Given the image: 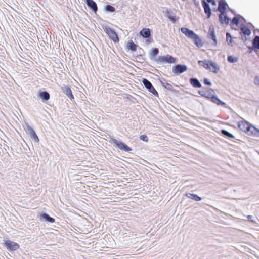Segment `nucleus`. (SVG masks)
Listing matches in <instances>:
<instances>
[{
    "mask_svg": "<svg viewBox=\"0 0 259 259\" xmlns=\"http://www.w3.org/2000/svg\"><path fill=\"white\" fill-rule=\"evenodd\" d=\"M218 10L220 13L218 15L219 22L221 25H227V2L225 0L219 2Z\"/></svg>",
    "mask_w": 259,
    "mask_h": 259,
    "instance_id": "f257e3e1",
    "label": "nucleus"
},
{
    "mask_svg": "<svg viewBox=\"0 0 259 259\" xmlns=\"http://www.w3.org/2000/svg\"><path fill=\"white\" fill-rule=\"evenodd\" d=\"M109 141L115 147L120 149L121 151L131 153L132 151L133 150L132 148L128 146L126 144L121 141L117 140L114 138H111Z\"/></svg>",
    "mask_w": 259,
    "mask_h": 259,
    "instance_id": "f03ea898",
    "label": "nucleus"
},
{
    "mask_svg": "<svg viewBox=\"0 0 259 259\" xmlns=\"http://www.w3.org/2000/svg\"><path fill=\"white\" fill-rule=\"evenodd\" d=\"M152 30L149 28H143L139 32L140 37L145 39L146 43L149 44L153 42L152 37Z\"/></svg>",
    "mask_w": 259,
    "mask_h": 259,
    "instance_id": "7ed1b4c3",
    "label": "nucleus"
},
{
    "mask_svg": "<svg viewBox=\"0 0 259 259\" xmlns=\"http://www.w3.org/2000/svg\"><path fill=\"white\" fill-rule=\"evenodd\" d=\"M177 62L178 59L169 54L158 56L157 58V63L176 64Z\"/></svg>",
    "mask_w": 259,
    "mask_h": 259,
    "instance_id": "20e7f679",
    "label": "nucleus"
},
{
    "mask_svg": "<svg viewBox=\"0 0 259 259\" xmlns=\"http://www.w3.org/2000/svg\"><path fill=\"white\" fill-rule=\"evenodd\" d=\"M104 31L108 35L109 38L112 40L114 43H117L119 41V38L117 33L114 29L110 28L109 26H105L103 27Z\"/></svg>",
    "mask_w": 259,
    "mask_h": 259,
    "instance_id": "39448f33",
    "label": "nucleus"
},
{
    "mask_svg": "<svg viewBox=\"0 0 259 259\" xmlns=\"http://www.w3.org/2000/svg\"><path fill=\"white\" fill-rule=\"evenodd\" d=\"M37 97L42 103L48 104V101L50 99V95L44 88H42L37 91Z\"/></svg>",
    "mask_w": 259,
    "mask_h": 259,
    "instance_id": "423d86ee",
    "label": "nucleus"
},
{
    "mask_svg": "<svg viewBox=\"0 0 259 259\" xmlns=\"http://www.w3.org/2000/svg\"><path fill=\"white\" fill-rule=\"evenodd\" d=\"M25 131L27 134L29 136L32 141L37 143L39 142V139L35 131L30 125L27 123L26 124V126L25 127Z\"/></svg>",
    "mask_w": 259,
    "mask_h": 259,
    "instance_id": "0eeeda50",
    "label": "nucleus"
},
{
    "mask_svg": "<svg viewBox=\"0 0 259 259\" xmlns=\"http://www.w3.org/2000/svg\"><path fill=\"white\" fill-rule=\"evenodd\" d=\"M4 246L10 252L16 251L20 248V245L10 240H4Z\"/></svg>",
    "mask_w": 259,
    "mask_h": 259,
    "instance_id": "6e6552de",
    "label": "nucleus"
},
{
    "mask_svg": "<svg viewBox=\"0 0 259 259\" xmlns=\"http://www.w3.org/2000/svg\"><path fill=\"white\" fill-rule=\"evenodd\" d=\"M142 83L146 89L151 94L156 97H158V93L155 90L151 82L145 78H143L141 80Z\"/></svg>",
    "mask_w": 259,
    "mask_h": 259,
    "instance_id": "1a4fd4ad",
    "label": "nucleus"
},
{
    "mask_svg": "<svg viewBox=\"0 0 259 259\" xmlns=\"http://www.w3.org/2000/svg\"><path fill=\"white\" fill-rule=\"evenodd\" d=\"M187 70L188 67L185 64H176L172 67V72L176 75H179Z\"/></svg>",
    "mask_w": 259,
    "mask_h": 259,
    "instance_id": "9d476101",
    "label": "nucleus"
},
{
    "mask_svg": "<svg viewBox=\"0 0 259 259\" xmlns=\"http://www.w3.org/2000/svg\"><path fill=\"white\" fill-rule=\"evenodd\" d=\"M205 98L217 105L223 106L226 105L225 102L221 101L217 95L212 94L210 92H208L206 93Z\"/></svg>",
    "mask_w": 259,
    "mask_h": 259,
    "instance_id": "9b49d317",
    "label": "nucleus"
},
{
    "mask_svg": "<svg viewBox=\"0 0 259 259\" xmlns=\"http://www.w3.org/2000/svg\"><path fill=\"white\" fill-rule=\"evenodd\" d=\"M161 85L167 90L170 91L175 94H179V91L173 88L172 85L168 83L166 79L164 78H159Z\"/></svg>",
    "mask_w": 259,
    "mask_h": 259,
    "instance_id": "f8f14e48",
    "label": "nucleus"
},
{
    "mask_svg": "<svg viewBox=\"0 0 259 259\" xmlns=\"http://www.w3.org/2000/svg\"><path fill=\"white\" fill-rule=\"evenodd\" d=\"M39 220L41 222H46L48 223H53L55 222V219L51 217L46 212H41L39 216Z\"/></svg>",
    "mask_w": 259,
    "mask_h": 259,
    "instance_id": "ddd939ff",
    "label": "nucleus"
},
{
    "mask_svg": "<svg viewBox=\"0 0 259 259\" xmlns=\"http://www.w3.org/2000/svg\"><path fill=\"white\" fill-rule=\"evenodd\" d=\"M61 90L62 92L65 94L71 101L74 100L72 90L69 86L64 84L61 87Z\"/></svg>",
    "mask_w": 259,
    "mask_h": 259,
    "instance_id": "4468645a",
    "label": "nucleus"
},
{
    "mask_svg": "<svg viewBox=\"0 0 259 259\" xmlns=\"http://www.w3.org/2000/svg\"><path fill=\"white\" fill-rule=\"evenodd\" d=\"M165 16L173 23H176L179 18H176L175 13L171 10L167 9Z\"/></svg>",
    "mask_w": 259,
    "mask_h": 259,
    "instance_id": "2eb2a0df",
    "label": "nucleus"
},
{
    "mask_svg": "<svg viewBox=\"0 0 259 259\" xmlns=\"http://www.w3.org/2000/svg\"><path fill=\"white\" fill-rule=\"evenodd\" d=\"M251 124L245 120H242L238 123L239 128L246 134L249 130Z\"/></svg>",
    "mask_w": 259,
    "mask_h": 259,
    "instance_id": "dca6fc26",
    "label": "nucleus"
},
{
    "mask_svg": "<svg viewBox=\"0 0 259 259\" xmlns=\"http://www.w3.org/2000/svg\"><path fill=\"white\" fill-rule=\"evenodd\" d=\"M159 53V50L158 48H152L150 50L149 57L150 59L153 60L157 62V58Z\"/></svg>",
    "mask_w": 259,
    "mask_h": 259,
    "instance_id": "f3484780",
    "label": "nucleus"
},
{
    "mask_svg": "<svg viewBox=\"0 0 259 259\" xmlns=\"http://www.w3.org/2000/svg\"><path fill=\"white\" fill-rule=\"evenodd\" d=\"M85 4L95 14L98 11V6L94 0H85Z\"/></svg>",
    "mask_w": 259,
    "mask_h": 259,
    "instance_id": "a211bd4d",
    "label": "nucleus"
},
{
    "mask_svg": "<svg viewBox=\"0 0 259 259\" xmlns=\"http://www.w3.org/2000/svg\"><path fill=\"white\" fill-rule=\"evenodd\" d=\"M207 37L211 39L215 45H217V40L215 34L214 28L213 26H210L209 27L208 32L207 34Z\"/></svg>",
    "mask_w": 259,
    "mask_h": 259,
    "instance_id": "6ab92c4d",
    "label": "nucleus"
},
{
    "mask_svg": "<svg viewBox=\"0 0 259 259\" xmlns=\"http://www.w3.org/2000/svg\"><path fill=\"white\" fill-rule=\"evenodd\" d=\"M180 30L183 34L190 39H191L195 34L194 31L190 30L186 27H182Z\"/></svg>",
    "mask_w": 259,
    "mask_h": 259,
    "instance_id": "aec40b11",
    "label": "nucleus"
},
{
    "mask_svg": "<svg viewBox=\"0 0 259 259\" xmlns=\"http://www.w3.org/2000/svg\"><path fill=\"white\" fill-rule=\"evenodd\" d=\"M139 46L135 44L132 40H130L127 41L125 48V50L127 51H131L132 52H136Z\"/></svg>",
    "mask_w": 259,
    "mask_h": 259,
    "instance_id": "412c9836",
    "label": "nucleus"
},
{
    "mask_svg": "<svg viewBox=\"0 0 259 259\" xmlns=\"http://www.w3.org/2000/svg\"><path fill=\"white\" fill-rule=\"evenodd\" d=\"M194 44L198 47L201 48L203 46V43L202 39L197 34H195L193 37L191 38Z\"/></svg>",
    "mask_w": 259,
    "mask_h": 259,
    "instance_id": "4be33fe9",
    "label": "nucleus"
},
{
    "mask_svg": "<svg viewBox=\"0 0 259 259\" xmlns=\"http://www.w3.org/2000/svg\"><path fill=\"white\" fill-rule=\"evenodd\" d=\"M247 134L249 136L259 137V129L251 124Z\"/></svg>",
    "mask_w": 259,
    "mask_h": 259,
    "instance_id": "5701e85b",
    "label": "nucleus"
},
{
    "mask_svg": "<svg viewBox=\"0 0 259 259\" xmlns=\"http://www.w3.org/2000/svg\"><path fill=\"white\" fill-rule=\"evenodd\" d=\"M190 84L194 88H200L202 87V84L199 80L195 77H191L189 79Z\"/></svg>",
    "mask_w": 259,
    "mask_h": 259,
    "instance_id": "b1692460",
    "label": "nucleus"
},
{
    "mask_svg": "<svg viewBox=\"0 0 259 259\" xmlns=\"http://www.w3.org/2000/svg\"><path fill=\"white\" fill-rule=\"evenodd\" d=\"M211 60H199L198 62V64L199 65L205 68L207 70H210V62H211Z\"/></svg>",
    "mask_w": 259,
    "mask_h": 259,
    "instance_id": "393cba45",
    "label": "nucleus"
},
{
    "mask_svg": "<svg viewBox=\"0 0 259 259\" xmlns=\"http://www.w3.org/2000/svg\"><path fill=\"white\" fill-rule=\"evenodd\" d=\"M185 196L187 198L195 201H200L202 200V198L201 197L194 193H186L185 194Z\"/></svg>",
    "mask_w": 259,
    "mask_h": 259,
    "instance_id": "a878e982",
    "label": "nucleus"
},
{
    "mask_svg": "<svg viewBox=\"0 0 259 259\" xmlns=\"http://www.w3.org/2000/svg\"><path fill=\"white\" fill-rule=\"evenodd\" d=\"M104 10L107 13H112L115 12L116 9L111 5L107 4L104 7Z\"/></svg>",
    "mask_w": 259,
    "mask_h": 259,
    "instance_id": "bb28decb",
    "label": "nucleus"
},
{
    "mask_svg": "<svg viewBox=\"0 0 259 259\" xmlns=\"http://www.w3.org/2000/svg\"><path fill=\"white\" fill-rule=\"evenodd\" d=\"M210 63H211L210 65V68H212L211 71L215 73H217L219 70V66L212 61Z\"/></svg>",
    "mask_w": 259,
    "mask_h": 259,
    "instance_id": "cd10ccee",
    "label": "nucleus"
},
{
    "mask_svg": "<svg viewBox=\"0 0 259 259\" xmlns=\"http://www.w3.org/2000/svg\"><path fill=\"white\" fill-rule=\"evenodd\" d=\"M241 30L244 35L249 36L251 34L250 30L246 26L242 27Z\"/></svg>",
    "mask_w": 259,
    "mask_h": 259,
    "instance_id": "c85d7f7f",
    "label": "nucleus"
},
{
    "mask_svg": "<svg viewBox=\"0 0 259 259\" xmlns=\"http://www.w3.org/2000/svg\"><path fill=\"white\" fill-rule=\"evenodd\" d=\"M253 47L259 49V36H256L253 40Z\"/></svg>",
    "mask_w": 259,
    "mask_h": 259,
    "instance_id": "c756f323",
    "label": "nucleus"
},
{
    "mask_svg": "<svg viewBox=\"0 0 259 259\" xmlns=\"http://www.w3.org/2000/svg\"><path fill=\"white\" fill-rule=\"evenodd\" d=\"M204 12L206 15V17L207 18H210L211 15H212V12H211V9L210 8V7H209V8L208 9H206L204 10Z\"/></svg>",
    "mask_w": 259,
    "mask_h": 259,
    "instance_id": "7c9ffc66",
    "label": "nucleus"
},
{
    "mask_svg": "<svg viewBox=\"0 0 259 259\" xmlns=\"http://www.w3.org/2000/svg\"><path fill=\"white\" fill-rule=\"evenodd\" d=\"M228 61L231 63H235L238 61V58L236 57L230 56L228 57Z\"/></svg>",
    "mask_w": 259,
    "mask_h": 259,
    "instance_id": "2f4dec72",
    "label": "nucleus"
},
{
    "mask_svg": "<svg viewBox=\"0 0 259 259\" xmlns=\"http://www.w3.org/2000/svg\"><path fill=\"white\" fill-rule=\"evenodd\" d=\"M202 6L204 9V10L206 9L209 8L210 7L209 4L205 0L201 1Z\"/></svg>",
    "mask_w": 259,
    "mask_h": 259,
    "instance_id": "473e14b6",
    "label": "nucleus"
},
{
    "mask_svg": "<svg viewBox=\"0 0 259 259\" xmlns=\"http://www.w3.org/2000/svg\"><path fill=\"white\" fill-rule=\"evenodd\" d=\"M140 140L143 141L148 142L149 141V138L145 134L141 135L139 137Z\"/></svg>",
    "mask_w": 259,
    "mask_h": 259,
    "instance_id": "72a5a7b5",
    "label": "nucleus"
},
{
    "mask_svg": "<svg viewBox=\"0 0 259 259\" xmlns=\"http://www.w3.org/2000/svg\"><path fill=\"white\" fill-rule=\"evenodd\" d=\"M203 83L207 86H211L212 85L211 81L207 78H203Z\"/></svg>",
    "mask_w": 259,
    "mask_h": 259,
    "instance_id": "f704fd0d",
    "label": "nucleus"
},
{
    "mask_svg": "<svg viewBox=\"0 0 259 259\" xmlns=\"http://www.w3.org/2000/svg\"><path fill=\"white\" fill-rule=\"evenodd\" d=\"M232 23L234 25H235L236 26H237V25L239 23V19L238 18H237V17H234L232 20Z\"/></svg>",
    "mask_w": 259,
    "mask_h": 259,
    "instance_id": "c9c22d12",
    "label": "nucleus"
},
{
    "mask_svg": "<svg viewBox=\"0 0 259 259\" xmlns=\"http://www.w3.org/2000/svg\"><path fill=\"white\" fill-rule=\"evenodd\" d=\"M198 93L201 96V97H204L206 96V92L204 91H201V90H199L198 91Z\"/></svg>",
    "mask_w": 259,
    "mask_h": 259,
    "instance_id": "e433bc0d",
    "label": "nucleus"
},
{
    "mask_svg": "<svg viewBox=\"0 0 259 259\" xmlns=\"http://www.w3.org/2000/svg\"><path fill=\"white\" fill-rule=\"evenodd\" d=\"M254 83L256 85L259 87V76H256L255 77Z\"/></svg>",
    "mask_w": 259,
    "mask_h": 259,
    "instance_id": "4c0bfd02",
    "label": "nucleus"
},
{
    "mask_svg": "<svg viewBox=\"0 0 259 259\" xmlns=\"http://www.w3.org/2000/svg\"><path fill=\"white\" fill-rule=\"evenodd\" d=\"M206 2L209 4L210 3L212 6H215L217 2L215 0H206Z\"/></svg>",
    "mask_w": 259,
    "mask_h": 259,
    "instance_id": "58836bf2",
    "label": "nucleus"
},
{
    "mask_svg": "<svg viewBox=\"0 0 259 259\" xmlns=\"http://www.w3.org/2000/svg\"><path fill=\"white\" fill-rule=\"evenodd\" d=\"M221 134L225 137H227V130L223 129L221 130Z\"/></svg>",
    "mask_w": 259,
    "mask_h": 259,
    "instance_id": "ea45409f",
    "label": "nucleus"
},
{
    "mask_svg": "<svg viewBox=\"0 0 259 259\" xmlns=\"http://www.w3.org/2000/svg\"><path fill=\"white\" fill-rule=\"evenodd\" d=\"M132 97V98L133 99V100L132 101L134 103H136V102H138L137 100V99L134 97H132V96H131Z\"/></svg>",
    "mask_w": 259,
    "mask_h": 259,
    "instance_id": "a19ab883",
    "label": "nucleus"
},
{
    "mask_svg": "<svg viewBox=\"0 0 259 259\" xmlns=\"http://www.w3.org/2000/svg\"><path fill=\"white\" fill-rule=\"evenodd\" d=\"M139 53H140V55H141V53L144 52V50L141 48H139Z\"/></svg>",
    "mask_w": 259,
    "mask_h": 259,
    "instance_id": "79ce46f5",
    "label": "nucleus"
},
{
    "mask_svg": "<svg viewBox=\"0 0 259 259\" xmlns=\"http://www.w3.org/2000/svg\"><path fill=\"white\" fill-rule=\"evenodd\" d=\"M233 137H234V136L232 134L228 132V138H233Z\"/></svg>",
    "mask_w": 259,
    "mask_h": 259,
    "instance_id": "37998d69",
    "label": "nucleus"
},
{
    "mask_svg": "<svg viewBox=\"0 0 259 259\" xmlns=\"http://www.w3.org/2000/svg\"><path fill=\"white\" fill-rule=\"evenodd\" d=\"M242 40H243L244 41H246V40L247 39V38H246V36H245V35H244V36H242Z\"/></svg>",
    "mask_w": 259,
    "mask_h": 259,
    "instance_id": "c03bdc74",
    "label": "nucleus"
},
{
    "mask_svg": "<svg viewBox=\"0 0 259 259\" xmlns=\"http://www.w3.org/2000/svg\"><path fill=\"white\" fill-rule=\"evenodd\" d=\"M252 215H248V216H247V218H248L249 220H250V221H252V222H254V221H253V220H252L251 219H252Z\"/></svg>",
    "mask_w": 259,
    "mask_h": 259,
    "instance_id": "a18cd8bd",
    "label": "nucleus"
},
{
    "mask_svg": "<svg viewBox=\"0 0 259 259\" xmlns=\"http://www.w3.org/2000/svg\"><path fill=\"white\" fill-rule=\"evenodd\" d=\"M227 35H228V37H231V35H230V34L229 33H228Z\"/></svg>",
    "mask_w": 259,
    "mask_h": 259,
    "instance_id": "49530a36",
    "label": "nucleus"
},
{
    "mask_svg": "<svg viewBox=\"0 0 259 259\" xmlns=\"http://www.w3.org/2000/svg\"><path fill=\"white\" fill-rule=\"evenodd\" d=\"M227 34L226 33V36L227 37ZM226 41H227V39L226 40Z\"/></svg>",
    "mask_w": 259,
    "mask_h": 259,
    "instance_id": "de8ad7c7",
    "label": "nucleus"
},
{
    "mask_svg": "<svg viewBox=\"0 0 259 259\" xmlns=\"http://www.w3.org/2000/svg\"><path fill=\"white\" fill-rule=\"evenodd\" d=\"M209 90H211L212 91H213V90L212 89H209Z\"/></svg>",
    "mask_w": 259,
    "mask_h": 259,
    "instance_id": "09e8293b",
    "label": "nucleus"
},
{
    "mask_svg": "<svg viewBox=\"0 0 259 259\" xmlns=\"http://www.w3.org/2000/svg\"><path fill=\"white\" fill-rule=\"evenodd\" d=\"M195 4L196 5H197V3L196 2H195Z\"/></svg>",
    "mask_w": 259,
    "mask_h": 259,
    "instance_id": "8fccbe9b",
    "label": "nucleus"
}]
</instances>
